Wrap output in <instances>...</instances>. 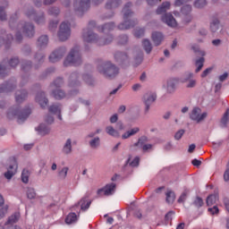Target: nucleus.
Instances as JSON below:
<instances>
[{
  "label": "nucleus",
  "instance_id": "f257e3e1",
  "mask_svg": "<svg viewBox=\"0 0 229 229\" xmlns=\"http://www.w3.org/2000/svg\"><path fill=\"white\" fill-rule=\"evenodd\" d=\"M96 28V21H90L88 24V28L83 30L82 38L84 42L88 44L96 43L98 46H108V44L112 43L114 40V37L112 35L107 34L105 38H98V35H96L92 30Z\"/></svg>",
  "mask_w": 229,
  "mask_h": 229
},
{
  "label": "nucleus",
  "instance_id": "f03ea898",
  "mask_svg": "<svg viewBox=\"0 0 229 229\" xmlns=\"http://www.w3.org/2000/svg\"><path fill=\"white\" fill-rule=\"evenodd\" d=\"M17 115L18 117V123H24L26 119L31 115V108L30 106H27L24 109H21L19 106H15L13 107H11L7 113V119H13Z\"/></svg>",
  "mask_w": 229,
  "mask_h": 229
},
{
  "label": "nucleus",
  "instance_id": "7ed1b4c3",
  "mask_svg": "<svg viewBox=\"0 0 229 229\" xmlns=\"http://www.w3.org/2000/svg\"><path fill=\"white\" fill-rule=\"evenodd\" d=\"M98 71L109 80H114L119 74V68L110 61L98 64Z\"/></svg>",
  "mask_w": 229,
  "mask_h": 229
},
{
  "label": "nucleus",
  "instance_id": "20e7f679",
  "mask_svg": "<svg viewBox=\"0 0 229 229\" xmlns=\"http://www.w3.org/2000/svg\"><path fill=\"white\" fill-rule=\"evenodd\" d=\"M131 8V3H127L123 7V22L118 25V30H130L137 24V21L131 20L133 12L130 10Z\"/></svg>",
  "mask_w": 229,
  "mask_h": 229
},
{
  "label": "nucleus",
  "instance_id": "39448f33",
  "mask_svg": "<svg viewBox=\"0 0 229 229\" xmlns=\"http://www.w3.org/2000/svg\"><path fill=\"white\" fill-rule=\"evenodd\" d=\"M64 67H69L71 65H81V54L80 53V48L74 47L70 54L67 55L64 62Z\"/></svg>",
  "mask_w": 229,
  "mask_h": 229
},
{
  "label": "nucleus",
  "instance_id": "423d86ee",
  "mask_svg": "<svg viewBox=\"0 0 229 229\" xmlns=\"http://www.w3.org/2000/svg\"><path fill=\"white\" fill-rule=\"evenodd\" d=\"M57 37L61 42H65L71 37V23L63 21L59 27Z\"/></svg>",
  "mask_w": 229,
  "mask_h": 229
},
{
  "label": "nucleus",
  "instance_id": "0eeeda50",
  "mask_svg": "<svg viewBox=\"0 0 229 229\" xmlns=\"http://www.w3.org/2000/svg\"><path fill=\"white\" fill-rule=\"evenodd\" d=\"M18 167L17 159H15V157L9 158L7 172L4 174V178H6V180H12V178L16 174Z\"/></svg>",
  "mask_w": 229,
  "mask_h": 229
},
{
  "label": "nucleus",
  "instance_id": "6e6552de",
  "mask_svg": "<svg viewBox=\"0 0 229 229\" xmlns=\"http://www.w3.org/2000/svg\"><path fill=\"white\" fill-rule=\"evenodd\" d=\"M62 85H64V79L62 78H57L51 85L53 89H57L52 92L55 99H64V98H65V92L58 89Z\"/></svg>",
  "mask_w": 229,
  "mask_h": 229
},
{
  "label": "nucleus",
  "instance_id": "1a4fd4ad",
  "mask_svg": "<svg viewBox=\"0 0 229 229\" xmlns=\"http://www.w3.org/2000/svg\"><path fill=\"white\" fill-rule=\"evenodd\" d=\"M73 6L75 12H79V13H83L90 8V0H74Z\"/></svg>",
  "mask_w": 229,
  "mask_h": 229
},
{
  "label": "nucleus",
  "instance_id": "9d476101",
  "mask_svg": "<svg viewBox=\"0 0 229 229\" xmlns=\"http://www.w3.org/2000/svg\"><path fill=\"white\" fill-rule=\"evenodd\" d=\"M115 192V183L106 184L104 188L98 190V196H112Z\"/></svg>",
  "mask_w": 229,
  "mask_h": 229
},
{
  "label": "nucleus",
  "instance_id": "9b49d317",
  "mask_svg": "<svg viewBox=\"0 0 229 229\" xmlns=\"http://www.w3.org/2000/svg\"><path fill=\"white\" fill-rule=\"evenodd\" d=\"M65 47H60L59 49L54 51L49 56V62L55 64V62H60L64 55H65Z\"/></svg>",
  "mask_w": 229,
  "mask_h": 229
},
{
  "label": "nucleus",
  "instance_id": "f8f14e48",
  "mask_svg": "<svg viewBox=\"0 0 229 229\" xmlns=\"http://www.w3.org/2000/svg\"><path fill=\"white\" fill-rule=\"evenodd\" d=\"M190 117L192 121H196V123H201L207 117V113L201 114V109L195 107L192 109Z\"/></svg>",
  "mask_w": 229,
  "mask_h": 229
},
{
  "label": "nucleus",
  "instance_id": "ddd939ff",
  "mask_svg": "<svg viewBox=\"0 0 229 229\" xmlns=\"http://www.w3.org/2000/svg\"><path fill=\"white\" fill-rule=\"evenodd\" d=\"M143 101L146 106V112H148L152 103H155V101H157V94L151 92L146 93L143 97Z\"/></svg>",
  "mask_w": 229,
  "mask_h": 229
},
{
  "label": "nucleus",
  "instance_id": "4468645a",
  "mask_svg": "<svg viewBox=\"0 0 229 229\" xmlns=\"http://www.w3.org/2000/svg\"><path fill=\"white\" fill-rule=\"evenodd\" d=\"M26 15L29 19H34L35 22L37 24H43V22H45L46 19L44 18V13H41L39 16L37 15V13H35V11H33V9L29 10L26 13Z\"/></svg>",
  "mask_w": 229,
  "mask_h": 229
},
{
  "label": "nucleus",
  "instance_id": "2eb2a0df",
  "mask_svg": "<svg viewBox=\"0 0 229 229\" xmlns=\"http://www.w3.org/2000/svg\"><path fill=\"white\" fill-rule=\"evenodd\" d=\"M163 22H165L167 26H170V28H176L178 24L176 23V20L174 19V16L171 13H165L161 18Z\"/></svg>",
  "mask_w": 229,
  "mask_h": 229
},
{
  "label": "nucleus",
  "instance_id": "dca6fc26",
  "mask_svg": "<svg viewBox=\"0 0 229 229\" xmlns=\"http://www.w3.org/2000/svg\"><path fill=\"white\" fill-rule=\"evenodd\" d=\"M192 78V73H188L185 78H182L180 80L181 83H187V89H194L196 87V80L191 79Z\"/></svg>",
  "mask_w": 229,
  "mask_h": 229
},
{
  "label": "nucleus",
  "instance_id": "f3484780",
  "mask_svg": "<svg viewBox=\"0 0 229 229\" xmlns=\"http://www.w3.org/2000/svg\"><path fill=\"white\" fill-rule=\"evenodd\" d=\"M181 12L182 15L185 16L184 21L191 22V21H192V16H191V13L192 12V6H191L190 4H186L182 8Z\"/></svg>",
  "mask_w": 229,
  "mask_h": 229
},
{
  "label": "nucleus",
  "instance_id": "a211bd4d",
  "mask_svg": "<svg viewBox=\"0 0 229 229\" xmlns=\"http://www.w3.org/2000/svg\"><path fill=\"white\" fill-rule=\"evenodd\" d=\"M98 30L100 33H105L106 35H108L111 31H113V30H115V23H106L101 27H98Z\"/></svg>",
  "mask_w": 229,
  "mask_h": 229
},
{
  "label": "nucleus",
  "instance_id": "6ab92c4d",
  "mask_svg": "<svg viewBox=\"0 0 229 229\" xmlns=\"http://www.w3.org/2000/svg\"><path fill=\"white\" fill-rule=\"evenodd\" d=\"M36 101L37 103H39L41 108H46L47 106V103H49V100L46 98V93L44 92L37 94Z\"/></svg>",
  "mask_w": 229,
  "mask_h": 229
},
{
  "label": "nucleus",
  "instance_id": "aec40b11",
  "mask_svg": "<svg viewBox=\"0 0 229 229\" xmlns=\"http://www.w3.org/2000/svg\"><path fill=\"white\" fill-rule=\"evenodd\" d=\"M23 33L26 35V37H29V38H31L35 35V26L31 23H25L23 26Z\"/></svg>",
  "mask_w": 229,
  "mask_h": 229
},
{
  "label": "nucleus",
  "instance_id": "412c9836",
  "mask_svg": "<svg viewBox=\"0 0 229 229\" xmlns=\"http://www.w3.org/2000/svg\"><path fill=\"white\" fill-rule=\"evenodd\" d=\"M13 89H15V83L13 82H5L4 84H2L0 86V94L3 93H8V92H12V90H13Z\"/></svg>",
  "mask_w": 229,
  "mask_h": 229
},
{
  "label": "nucleus",
  "instance_id": "4be33fe9",
  "mask_svg": "<svg viewBox=\"0 0 229 229\" xmlns=\"http://www.w3.org/2000/svg\"><path fill=\"white\" fill-rule=\"evenodd\" d=\"M80 86V82L78 81V74L73 72L70 76L69 80V87L70 89H76V87Z\"/></svg>",
  "mask_w": 229,
  "mask_h": 229
},
{
  "label": "nucleus",
  "instance_id": "5701e85b",
  "mask_svg": "<svg viewBox=\"0 0 229 229\" xmlns=\"http://www.w3.org/2000/svg\"><path fill=\"white\" fill-rule=\"evenodd\" d=\"M28 98V91L25 89L18 90L15 95L16 103H22Z\"/></svg>",
  "mask_w": 229,
  "mask_h": 229
},
{
  "label": "nucleus",
  "instance_id": "b1692460",
  "mask_svg": "<svg viewBox=\"0 0 229 229\" xmlns=\"http://www.w3.org/2000/svg\"><path fill=\"white\" fill-rule=\"evenodd\" d=\"M152 40L155 46H160V44H162V40H164V34H162V32H153Z\"/></svg>",
  "mask_w": 229,
  "mask_h": 229
},
{
  "label": "nucleus",
  "instance_id": "393cba45",
  "mask_svg": "<svg viewBox=\"0 0 229 229\" xmlns=\"http://www.w3.org/2000/svg\"><path fill=\"white\" fill-rule=\"evenodd\" d=\"M49 44V38H47V35H43L38 38L37 41L38 47H46Z\"/></svg>",
  "mask_w": 229,
  "mask_h": 229
},
{
  "label": "nucleus",
  "instance_id": "a878e982",
  "mask_svg": "<svg viewBox=\"0 0 229 229\" xmlns=\"http://www.w3.org/2000/svg\"><path fill=\"white\" fill-rule=\"evenodd\" d=\"M121 4V0H108L106 4V10H115Z\"/></svg>",
  "mask_w": 229,
  "mask_h": 229
},
{
  "label": "nucleus",
  "instance_id": "bb28decb",
  "mask_svg": "<svg viewBox=\"0 0 229 229\" xmlns=\"http://www.w3.org/2000/svg\"><path fill=\"white\" fill-rule=\"evenodd\" d=\"M178 79L173 78L167 81V92L171 94V92H174V89H176V83H178Z\"/></svg>",
  "mask_w": 229,
  "mask_h": 229
},
{
  "label": "nucleus",
  "instance_id": "cd10ccee",
  "mask_svg": "<svg viewBox=\"0 0 229 229\" xmlns=\"http://www.w3.org/2000/svg\"><path fill=\"white\" fill-rule=\"evenodd\" d=\"M219 200V194L215 193L211 194L207 198V205L208 207H212V205L216 204Z\"/></svg>",
  "mask_w": 229,
  "mask_h": 229
},
{
  "label": "nucleus",
  "instance_id": "c85d7f7f",
  "mask_svg": "<svg viewBox=\"0 0 229 229\" xmlns=\"http://www.w3.org/2000/svg\"><path fill=\"white\" fill-rule=\"evenodd\" d=\"M48 110H49L50 114H58V119L60 121H62V109H61L60 106H58V105H52L49 107Z\"/></svg>",
  "mask_w": 229,
  "mask_h": 229
},
{
  "label": "nucleus",
  "instance_id": "c756f323",
  "mask_svg": "<svg viewBox=\"0 0 229 229\" xmlns=\"http://www.w3.org/2000/svg\"><path fill=\"white\" fill-rule=\"evenodd\" d=\"M171 8V4L169 2H165L162 4L161 6H159L157 10V15H162V13H165L167 10Z\"/></svg>",
  "mask_w": 229,
  "mask_h": 229
},
{
  "label": "nucleus",
  "instance_id": "7c9ffc66",
  "mask_svg": "<svg viewBox=\"0 0 229 229\" xmlns=\"http://www.w3.org/2000/svg\"><path fill=\"white\" fill-rule=\"evenodd\" d=\"M36 130L39 133V135H47V133L51 131V129L49 128V126L44 123H41Z\"/></svg>",
  "mask_w": 229,
  "mask_h": 229
},
{
  "label": "nucleus",
  "instance_id": "2f4dec72",
  "mask_svg": "<svg viewBox=\"0 0 229 229\" xmlns=\"http://www.w3.org/2000/svg\"><path fill=\"white\" fill-rule=\"evenodd\" d=\"M20 218H21V213L15 212L11 216H9L6 222V225H15V223H17Z\"/></svg>",
  "mask_w": 229,
  "mask_h": 229
},
{
  "label": "nucleus",
  "instance_id": "473e14b6",
  "mask_svg": "<svg viewBox=\"0 0 229 229\" xmlns=\"http://www.w3.org/2000/svg\"><path fill=\"white\" fill-rule=\"evenodd\" d=\"M139 131H140V129H139V127H135V128L126 131L125 133H123L122 135V139H123V140L130 139V137L139 133Z\"/></svg>",
  "mask_w": 229,
  "mask_h": 229
},
{
  "label": "nucleus",
  "instance_id": "72a5a7b5",
  "mask_svg": "<svg viewBox=\"0 0 229 229\" xmlns=\"http://www.w3.org/2000/svg\"><path fill=\"white\" fill-rule=\"evenodd\" d=\"M78 221V216L76 213H70L65 218L66 225H72V223H76Z\"/></svg>",
  "mask_w": 229,
  "mask_h": 229
},
{
  "label": "nucleus",
  "instance_id": "f704fd0d",
  "mask_svg": "<svg viewBox=\"0 0 229 229\" xmlns=\"http://www.w3.org/2000/svg\"><path fill=\"white\" fill-rule=\"evenodd\" d=\"M72 151V141H71V139H68L63 148V153H64V155H69Z\"/></svg>",
  "mask_w": 229,
  "mask_h": 229
},
{
  "label": "nucleus",
  "instance_id": "c9c22d12",
  "mask_svg": "<svg viewBox=\"0 0 229 229\" xmlns=\"http://www.w3.org/2000/svg\"><path fill=\"white\" fill-rule=\"evenodd\" d=\"M114 60L115 62H124V60H128V55L122 52H116L114 54Z\"/></svg>",
  "mask_w": 229,
  "mask_h": 229
},
{
  "label": "nucleus",
  "instance_id": "e433bc0d",
  "mask_svg": "<svg viewBox=\"0 0 229 229\" xmlns=\"http://www.w3.org/2000/svg\"><path fill=\"white\" fill-rule=\"evenodd\" d=\"M143 48L145 49L146 53L149 55L151 53L153 47H151V42L148 39H144L142 41Z\"/></svg>",
  "mask_w": 229,
  "mask_h": 229
},
{
  "label": "nucleus",
  "instance_id": "4c0bfd02",
  "mask_svg": "<svg viewBox=\"0 0 229 229\" xmlns=\"http://www.w3.org/2000/svg\"><path fill=\"white\" fill-rule=\"evenodd\" d=\"M81 210H89L91 202L87 200V199H82L80 202Z\"/></svg>",
  "mask_w": 229,
  "mask_h": 229
},
{
  "label": "nucleus",
  "instance_id": "58836bf2",
  "mask_svg": "<svg viewBox=\"0 0 229 229\" xmlns=\"http://www.w3.org/2000/svg\"><path fill=\"white\" fill-rule=\"evenodd\" d=\"M203 64H205L204 57H200L195 62V65L197 67V69L195 70L196 72H199V71H201V69H203Z\"/></svg>",
  "mask_w": 229,
  "mask_h": 229
},
{
  "label": "nucleus",
  "instance_id": "ea45409f",
  "mask_svg": "<svg viewBox=\"0 0 229 229\" xmlns=\"http://www.w3.org/2000/svg\"><path fill=\"white\" fill-rule=\"evenodd\" d=\"M176 199V196L174 195V193L173 191H167L166 192V203H168L169 205L174 203V199Z\"/></svg>",
  "mask_w": 229,
  "mask_h": 229
},
{
  "label": "nucleus",
  "instance_id": "a19ab883",
  "mask_svg": "<svg viewBox=\"0 0 229 229\" xmlns=\"http://www.w3.org/2000/svg\"><path fill=\"white\" fill-rule=\"evenodd\" d=\"M106 133H108V135H111V137H119V131H117L112 126H107L106 128Z\"/></svg>",
  "mask_w": 229,
  "mask_h": 229
},
{
  "label": "nucleus",
  "instance_id": "79ce46f5",
  "mask_svg": "<svg viewBox=\"0 0 229 229\" xmlns=\"http://www.w3.org/2000/svg\"><path fill=\"white\" fill-rule=\"evenodd\" d=\"M67 173H69V167H63L58 172V176H59L60 180H65V178H67Z\"/></svg>",
  "mask_w": 229,
  "mask_h": 229
},
{
  "label": "nucleus",
  "instance_id": "37998d69",
  "mask_svg": "<svg viewBox=\"0 0 229 229\" xmlns=\"http://www.w3.org/2000/svg\"><path fill=\"white\" fill-rule=\"evenodd\" d=\"M210 30L213 33H216L219 30V20L214 19L210 24Z\"/></svg>",
  "mask_w": 229,
  "mask_h": 229
},
{
  "label": "nucleus",
  "instance_id": "c03bdc74",
  "mask_svg": "<svg viewBox=\"0 0 229 229\" xmlns=\"http://www.w3.org/2000/svg\"><path fill=\"white\" fill-rule=\"evenodd\" d=\"M21 182H23V183L30 182V171H28V169H23L21 173Z\"/></svg>",
  "mask_w": 229,
  "mask_h": 229
},
{
  "label": "nucleus",
  "instance_id": "a18cd8bd",
  "mask_svg": "<svg viewBox=\"0 0 229 229\" xmlns=\"http://www.w3.org/2000/svg\"><path fill=\"white\" fill-rule=\"evenodd\" d=\"M194 6L195 8H204V6H207V0H196Z\"/></svg>",
  "mask_w": 229,
  "mask_h": 229
},
{
  "label": "nucleus",
  "instance_id": "49530a36",
  "mask_svg": "<svg viewBox=\"0 0 229 229\" xmlns=\"http://www.w3.org/2000/svg\"><path fill=\"white\" fill-rule=\"evenodd\" d=\"M6 74H8V68L3 64H0V79L5 78Z\"/></svg>",
  "mask_w": 229,
  "mask_h": 229
},
{
  "label": "nucleus",
  "instance_id": "de8ad7c7",
  "mask_svg": "<svg viewBox=\"0 0 229 229\" xmlns=\"http://www.w3.org/2000/svg\"><path fill=\"white\" fill-rule=\"evenodd\" d=\"M30 69H31V62L27 61L21 63V71H23V72H26V71H30Z\"/></svg>",
  "mask_w": 229,
  "mask_h": 229
},
{
  "label": "nucleus",
  "instance_id": "09e8293b",
  "mask_svg": "<svg viewBox=\"0 0 229 229\" xmlns=\"http://www.w3.org/2000/svg\"><path fill=\"white\" fill-rule=\"evenodd\" d=\"M193 205L197 208H201V207H203V199L197 197L193 201Z\"/></svg>",
  "mask_w": 229,
  "mask_h": 229
},
{
  "label": "nucleus",
  "instance_id": "8fccbe9b",
  "mask_svg": "<svg viewBox=\"0 0 229 229\" xmlns=\"http://www.w3.org/2000/svg\"><path fill=\"white\" fill-rule=\"evenodd\" d=\"M147 141H148V137H146V136H141V137L138 140V142L134 143V147L137 148V146H142V145L146 144Z\"/></svg>",
  "mask_w": 229,
  "mask_h": 229
},
{
  "label": "nucleus",
  "instance_id": "3c124183",
  "mask_svg": "<svg viewBox=\"0 0 229 229\" xmlns=\"http://www.w3.org/2000/svg\"><path fill=\"white\" fill-rule=\"evenodd\" d=\"M118 44L120 46H124V44H128V36L123 35L118 38Z\"/></svg>",
  "mask_w": 229,
  "mask_h": 229
},
{
  "label": "nucleus",
  "instance_id": "603ef678",
  "mask_svg": "<svg viewBox=\"0 0 229 229\" xmlns=\"http://www.w3.org/2000/svg\"><path fill=\"white\" fill-rule=\"evenodd\" d=\"M142 60H144V54L142 52H139L138 56L135 58L136 65H140V64H142Z\"/></svg>",
  "mask_w": 229,
  "mask_h": 229
},
{
  "label": "nucleus",
  "instance_id": "864d4df0",
  "mask_svg": "<svg viewBox=\"0 0 229 229\" xmlns=\"http://www.w3.org/2000/svg\"><path fill=\"white\" fill-rule=\"evenodd\" d=\"M99 142H100L99 138L97 137L89 141V145L91 148H96L99 146Z\"/></svg>",
  "mask_w": 229,
  "mask_h": 229
},
{
  "label": "nucleus",
  "instance_id": "5fc2aeb1",
  "mask_svg": "<svg viewBox=\"0 0 229 229\" xmlns=\"http://www.w3.org/2000/svg\"><path fill=\"white\" fill-rule=\"evenodd\" d=\"M35 196H37V193L35 192V189L33 188L29 189L27 191V198H29V199H34Z\"/></svg>",
  "mask_w": 229,
  "mask_h": 229
},
{
  "label": "nucleus",
  "instance_id": "6e6d98bb",
  "mask_svg": "<svg viewBox=\"0 0 229 229\" xmlns=\"http://www.w3.org/2000/svg\"><path fill=\"white\" fill-rule=\"evenodd\" d=\"M144 29H136L134 31V36L136 38H140V37H144Z\"/></svg>",
  "mask_w": 229,
  "mask_h": 229
},
{
  "label": "nucleus",
  "instance_id": "4d7b16f0",
  "mask_svg": "<svg viewBox=\"0 0 229 229\" xmlns=\"http://www.w3.org/2000/svg\"><path fill=\"white\" fill-rule=\"evenodd\" d=\"M48 13H49V15L56 16L60 13V9H58L56 7H52L48 10Z\"/></svg>",
  "mask_w": 229,
  "mask_h": 229
},
{
  "label": "nucleus",
  "instance_id": "13d9d810",
  "mask_svg": "<svg viewBox=\"0 0 229 229\" xmlns=\"http://www.w3.org/2000/svg\"><path fill=\"white\" fill-rule=\"evenodd\" d=\"M10 67H17L19 65V58L13 57L9 61Z\"/></svg>",
  "mask_w": 229,
  "mask_h": 229
},
{
  "label": "nucleus",
  "instance_id": "bf43d9fd",
  "mask_svg": "<svg viewBox=\"0 0 229 229\" xmlns=\"http://www.w3.org/2000/svg\"><path fill=\"white\" fill-rule=\"evenodd\" d=\"M6 214H8V206L0 208V219H3Z\"/></svg>",
  "mask_w": 229,
  "mask_h": 229
},
{
  "label": "nucleus",
  "instance_id": "052dcab7",
  "mask_svg": "<svg viewBox=\"0 0 229 229\" xmlns=\"http://www.w3.org/2000/svg\"><path fill=\"white\" fill-rule=\"evenodd\" d=\"M208 211L210 212L212 216H216L219 214V208H217V206H214L213 208H209Z\"/></svg>",
  "mask_w": 229,
  "mask_h": 229
},
{
  "label": "nucleus",
  "instance_id": "680f3d73",
  "mask_svg": "<svg viewBox=\"0 0 229 229\" xmlns=\"http://www.w3.org/2000/svg\"><path fill=\"white\" fill-rule=\"evenodd\" d=\"M185 133L184 130H180L178 131L175 135H174V139L175 140H180V139H182V137H183V134Z\"/></svg>",
  "mask_w": 229,
  "mask_h": 229
},
{
  "label": "nucleus",
  "instance_id": "e2e57ef3",
  "mask_svg": "<svg viewBox=\"0 0 229 229\" xmlns=\"http://www.w3.org/2000/svg\"><path fill=\"white\" fill-rule=\"evenodd\" d=\"M0 21H6V13L4 7H0Z\"/></svg>",
  "mask_w": 229,
  "mask_h": 229
},
{
  "label": "nucleus",
  "instance_id": "0e129e2a",
  "mask_svg": "<svg viewBox=\"0 0 229 229\" xmlns=\"http://www.w3.org/2000/svg\"><path fill=\"white\" fill-rule=\"evenodd\" d=\"M140 162V158L139 157H136L130 164L131 167H137L139 165V163Z\"/></svg>",
  "mask_w": 229,
  "mask_h": 229
},
{
  "label": "nucleus",
  "instance_id": "69168bd1",
  "mask_svg": "<svg viewBox=\"0 0 229 229\" xmlns=\"http://www.w3.org/2000/svg\"><path fill=\"white\" fill-rule=\"evenodd\" d=\"M191 49L194 51V53H199V55H200V56H205V52L200 51V50H199V47H198V46H193V47H191Z\"/></svg>",
  "mask_w": 229,
  "mask_h": 229
},
{
  "label": "nucleus",
  "instance_id": "338daca9",
  "mask_svg": "<svg viewBox=\"0 0 229 229\" xmlns=\"http://www.w3.org/2000/svg\"><path fill=\"white\" fill-rule=\"evenodd\" d=\"M57 27H58V21H50L48 26L50 31H53V30H56Z\"/></svg>",
  "mask_w": 229,
  "mask_h": 229
},
{
  "label": "nucleus",
  "instance_id": "774afa93",
  "mask_svg": "<svg viewBox=\"0 0 229 229\" xmlns=\"http://www.w3.org/2000/svg\"><path fill=\"white\" fill-rule=\"evenodd\" d=\"M224 180L225 182H229V167L225 170L224 174Z\"/></svg>",
  "mask_w": 229,
  "mask_h": 229
}]
</instances>
